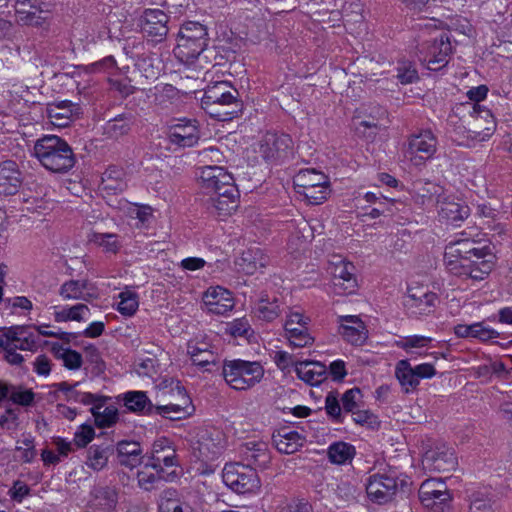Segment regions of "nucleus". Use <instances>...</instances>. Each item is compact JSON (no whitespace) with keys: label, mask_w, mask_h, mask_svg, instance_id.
<instances>
[{"label":"nucleus","mask_w":512,"mask_h":512,"mask_svg":"<svg viewBox=\"0 0 512 512\" xmlns=\"http://www.w3.org/2000/svg\"><path fill=\"white\" fill-rule=\"evenodd\" d=\"M199 129L195 122L187 121L170 128L169 140L180 147H192L199 141Z\"/></svg>","instance_id":"c85d7f7f"},{"label":"nucleus","mask_w":512,"mask_h":512,"mask_svg":"<svg viewBox=\"0 0 512 512\" xmlns=\"http://www.w3.org/2000/svg\"><path fill=\"white\" fill-rule=\"evenodd\" d=\"M432 341V338L422 335H411L402 338L401 340L397 341V346L403 350H405L407 353L412 354L418 349L426 348Z\"/></svg>","instance_id":"8fccbe9b"},{"label":"nucleus","mask_w":512,"mask_h":512,"mask_svg":"<svg viewBox=\"0 0 512 512\" xmlns=\"http://www.w3.org/2000/svg\"><path fill=\"white\" fill-rule=\"evenodd\" d=\"M0 348L4 353L5 360L11 365H21L24 361L23 356L17 353V350L13 349L7 339H0Z\"/></svg>","instance_id":"e2e57ef3"},{"label":"nucleus","mask_w":512,"mask_h":512,"mask_svg":"<svg viewBox=\"0 0 512 512\" xmlns=\"http://www.w3.org/2000/svg\"><path fill=\"white\" fill-rule=\"evenodd\" d=\"M237 96L238 92L228 82L219 81L207 86L201 105L208 114H215L218 113L214 109L215 104L222 102L233 105L234 100L238 99Z\"/></svg>","instance_id":"dca6fc26"},{"label":"nucleus","mask_w":512,"mask_h":512,"mask_svg":"<svg viewBox=\"0 0 512 512\" xmlns=\"http://www.w3.org/2000/svg\"><path fill=\"white\" fill-rule=\"evenodd\" d=\"M398 490L397 478L394 472H377L369 476L366 483L368 498L378 504L391 501Z\"/></svg>","instance_id":"9d476101"},{"label":"nucleus","mask_w":512,"mask_h":512,"mask_svg":"<svg viewBox=\"0 0 512 512\" xmlns=\"http://www.w3.org/2000/svg\"><path fill=\"white\" fill-rule=\"evenodd\" d=\"M141 454L139 443L133 441H122L117 446V457H126Z\"/></svg>","instance_id":"774afa93"},{"label":"nucleus","mask_w":512,"mask_h":512,"mask_svg":"<svg viewBox=\"0 0 512 512\" xmlns=\"http://www.w3.org/2000/svg\"><path fill=\"white\" fill-rule=\"evenodd\" d=\"M57 358L62 360L63 365L71 370H77L82 365V356L79 352L68 348H62L56 352Z\"/></svg>","instance_id":"6e6d98bb"},{"label":"nucleus","mask_w":512,"mask_h":512,"mask_svg":"<svg viewBox=\"0 0 512 512\" xmlns=\"http://www.w3.org/2000/svg\"><path fill=\"white\" fill-rule=\"evenodd\" d=\"M437 151V140L431 131L412 136L404 151V158L415 167L423 166Z\"/></svg>","instance_id":"6e6552de"},{"label":"nucleus","mask_w":512,"mask_h":512,"mask_svg":"<svg viewBox=\"0 0 512 512\" xmlns=\"http://www.w3.org/2000/svg\"><path fill=\"white\" fill-rule=\"evenodd\" d=\"M33 151L41 165L51 172L65 173L75 165L71 147L58 136H43L35 142Z\"/></svg>","instance_id":"f03ea898"},{"label":"nucleus","mask_w":512,"mask_h":512,"mask_svg":"<svg viewBox=\"0 0 512 512\" xmlns=\"http://www.w3.org/2000/svg\"><path fill=\"white\" fill-rule=\"evenodd\" d=\"M15 12L17 20L24 25L43 26L47 19L38 0H16Z\"/></svg>","instance_id":"5701e85b"},{"label":"nucleus","mask_w":512,"mask_h":512,"mask_svg":"<svg viewBox=\"0 0 512 512\" xmlns=\"http://www.w3.org/2000/svg\"><path fill=\"white\" fill-rule=\"evenodd\" d=\"M90 315V309L85 304L73 306H54L53 316L56 322L84 321Z\"/></svg>","instance_id":"4c0bfd02"},{"label":"nucleus","mask_w":512,"mask_h":512,"mask_svg":"<svg viewBox=\"0 0 512 512\" xmlns=\"http://www.w3.org/2000/svg\"><path fill=\"white\" fill-rule=\"evenodd\" d=\"M339 334L353 345H362L367 338V330L358 316H339Z\"/></svg>","instance_id":"b1692460"},{"label":"nucleus","mask_w":512,"mask_h":512,"mask_svg":"<svg viewBox=\"0 0 512 512\" xmlns=\"http://www.w3.org/2000/svg\"><path fill=\"white\" fill-rule=\"evenodd\" d=\"M198 181L202 189L209 194L236 187L232 174L218 165H206L199 168Z\"/></svg>","instance_id":"ddd939ff"},{"label":"nucleus","mask_w":512,"mask_h":512,"mask_svg":"<svg viewBox=\"0 0 512 512\" xmlns=\"http://www.w3.org/2000/svg\"><path fill=\"white\" fill-rule=\"evenodd\" d=\"M35 394L30 389H16L11 395L10 399L13 403L22 405V406H30L34 402Z\"/></svg>","instance_id":"69168bd1"},{"label":"nucleus","mask_w":512,"mask_h":512,"mask_svg":"<svg viewBox=\"0 0 512 512\" xmlns=\"http://www.w3.org/2000/svg\"><path fill=\"white\" fill-rule=\"evenodd\" d=\"M255 314L265 321H273L280 315V305L277 299L270 300L262 297L255 306Z\"/></svg>","instance_id":"c03bdc74"},{"label":"nucleus","mask_w":512,"mask_h":512,"mask_svg":"<svg viewBox=\"0 0 512 512\" xmlns=\"http://www.w3.org/2000/svg\"><path fill=\"white\" fill-rule=\"evenodd\" d=\"M89 243L101 248L105 253H117L121 247L117 235L113 233H99L92 231L88 235Z\"/></svg>","instance_id":"37998d69"},{"label":"nucleus","mask_w":512,"mask_h":512,"mask_svg":"<svg viewBox=\"0 0 512 512\" xmlns=\"http://www.w3.org/2000/svg\"><path fill=\"white\" fill-rule=\"evenodd\" d=\"M310 318L301 309L291 308L287 312L284 329L286 337L294 347H306L314 339L309 333Z\"/></svg>","instance_id":"9b49d317"},{"label":"nucleus","mask_w":512,"mask_h":512,"mask_svg":"<svg viewBox=\"0 0 512 512\" xmlns=\"http://www.w3.org/2000/svg\"><path fill=\"white\" fill-rule=\"evenodd\" d=\"M354 454V447L345 442L334 443L328 449L329 459L335 464H344L347 461H350Z\"/></svg>","instance_id":"a18cd8bd"},{"label":"nucleus","mask_w":512,"mask_h":512,"mask_svg":"<svg viewBox=\"0 0 512 512\" xmlns=\"http://www.w3.org/2000/svg\"><path fill=\"white\" fill-rule=\"evenodd\" d=\"M437 301L438 297L434 292L422 286H415L408 289L405 306L413 314L424 315L433 312Z\"/></svg>","instance_id":"f3484780"},{"label":"nucleus","mask_w":512,"mask_h":512,"mask_svg":"<svg viewBox=\"0 0 512 512\" xmlns=\"http://www.w3.org/2000/svg\"><path fill=\"white\" fill-rule=\"evenodd\" d=\"M397 79L401 84H411L418 79V73L412 62L403 60L398 62Z\"/></svg>","instance_id":"5fc2aeb1"},{"label":"nucleus","mask_w":512,"mask_h":512,"mask_svg":"<svg viewBox=\"0 0 512 512\" xmlns=\"http://www.w3.org/2000/svg\"><path fill=\"white\" fill-rule=\"evenodd\" d=\"M293 141L287 134L267 133L260 142L259 152L267 161H277L291 154Z\"/></svg>","instance_id":"4468645a"},{"label":"nucleus","mask_w":512,"mask_h":512,"mask_svg":"<svg viewBox=\"0 0 512 512\" xmlns=\"http://www.w3.org/2000/svg\"><path fill=\"white\" fill-rule=\"evenodd\" d=\"M163 394L168 395L172 401L156 407L159 415L171 420H180L190 414L191 399L178 381L171 380L170 389L164 390Z\"/></svg>","instance_id":"1a4fd4ad"},{"label":"nucleus","mask_w":512,"mask_h":512,"mask_svg":"<svg viewBox=\"0 0 512 512\" xmlns=\"http://www.w3.org/2000/svg\"><path fill=\"white\" fill-rule=\"evenodd\" d=\"M237 265L246 274H254L267 265V257L260 249H248L237 260Z\"/></svg>","instance_id":"58836bf2"},{"label":"nucleus","mask_w":512,"mask_h":512,"mask_svg":"<svg viewBox=\"0 0 512 512\" xmlns=\"http://www.w3.org/2000/svg\"><path fill=\"white\" fill-rule=\"evenodd\" d=\"M335 291L339 294H350L356 287L355 267L351 262L337 259L330 263Z\"/></svg>","instance_id":"a211bd4d"},{"label":"nucleus","mask_w":512,"mask_h":512,"mask_svg":"<svg viewBox=\"0 0 512 512\" xmlns=\"http://www.w3.org/2000/svg\"><path fill=\"white\" fill-rule=\"evenodd\" d=\"M311 504L304 500H293L285 505L278 506L275 512H311Z\"/></svg>","instance_id":"0e129e2a"},{"label":"nucleus","mask_w":512,"mask_h":512,"mask_svg":"<svg viewBox=\"0 0 512 512\" xmlns=\"http://www.w3.org/2000/svg\"><path fill=\"white\" fill-rule=\"evenodd\" d=\"M119 302L117 309L124 316H132L139 307V298L137 293L131 290L122 291L119 294Z\"/></svg>","instance_id":"49530a36"},{"label":"nucleus","mask_w":512,"mask_h":512,"mask_svg":"<svg viewBox=\"0 0 512 512\" xmlns=\"http://www.w3.org/2000/svg\"><path fill=\"white\" fill-rule=\"evenodd\" d=\"M207 29L199 22H186L178 32L175 55L184 62L197 58L206 48Z\"/></svg>","instance_id":"20e7f679"},{"label":"nucleus","mask_w":512,"mask_h":512,"mask_svg":"<svg viewBox=\"0 0 512 512\" xmlns=\"http://www.w3.org/2000/svg\"><path fill=\"white\" fill-rule=\"evenodd\" d=\"M0 339H7L8 343L13 347L15 350H31L34 346V341L29 340L26 337H21L17 332L15 331H8L3 337Z\"/></svg>","instance_id":"bf43d9fd"},{"label":"nucleus","mask_w":512,"mask_h":512,"mask_svg":"<svg viewBox=\"0 0 512 512\" xmlns=\"http://www.w3.org/2000/svg\"><path fill=\"white\" fill-rule=\"evenodd\" d=\"M361 399V391L358 388H352L346 391L342 396V406L346 412H354L358 408V402Z\"/></svg>","instance_id":"680f3d73"},{"label":"nucleus","mask_w":512,"mask_h":512,"mask_svg":"<svg viewBox=\"0 0 512 512\" xmlns=\"http://www.w3.org/2000/svg\"><path fill=\"white\" fill-rule=\"evenodd\" d=\"M59 295L63 300L89 301L96 296V293L87 280H69L60 286Z\"/></svg>","instance_id":"7c9ffc66"},{"label":"nucleus","mask_w":512,"mask_h":512,"mask_svg":"<svg viewBox=\"0 0 512 512\" xmlns=\"http://www.w3.org/2000/svg\"><path fill=\"white\" fill-rule=\"evenodd\" d=\"M454 333L459 338H475L481 341H488L499 336L496 330L485 326L483 322L470 325L458 324L454 327Z\"/></svg>","instance_id":"c9c22d12"},{"label":"nucleus","mask_w":512,"mask_h":512,"mask_svg":"<svg viewBox=\"0 0 512 512\" xmlns=\"http://www.w3.org/2000/svg\"><path fill=\"white\" fill-rule=\"evenodd\" d=\"M295 372L299 379L312 386L321 384L327 376L326 365L319 361H296Z\"/></svg>","instance_id":"bb28decb"},{"label":"nucleus","mask_w":512,"mask_h":512,"mask_svg":"<svg viewBox=\"0 0 512 512\" xmlns=\"http://www.w3.org/2000/svg\"><path fill=\"white\" fill-rule=\"evenodd\" d=\"M468 512H500V505L489 489L482 488L470 495Z\"/></svg>","instance_id":"72a5a7b5"},{"label":"nucleus","mask_w":512,"mask_h":512,"mask_svg":"<svg viewBox=\"0 0 512 512\" xmlns=\"http://www.w3.org/2000/svg\"><path fill=\"white\" fill-rule=\"evenodd\" d=\"M250 324L246 318L235 319L228 324V331L234 337H241L248 334Z\"/></svg>","instance_id":"338daca9"},{"label":"nucleus","mask_w":512,"mask_h":512,"mask_svg":"<svg viewBox=\"0 0 512 512\" xmlns=\"http://www.w3.org/2000/svg\"><path fill=\"white\" fill-rule=\"evenodd\" d=\"M218 113L209 114L211 117L219 120V121H228L233 119L240 112V103L238 99L234 100L232 104H224L220 102L219 104H215V108Z\"/></svg>","instance_id":"864d4df0"},{"label":"nucleus","mask_w":512,"mask_h":512,"mask_svg":"<svg viewBox=\"0 0 512 512\" xmlns=\"http://www.w3.org/2000/svg\"><path fill=\"white\" fill-rule=\"evenodd\" d=\"M422 462L425 468L438 472H450L457 466L454 450L444 444L427 449Z\"/></svg>","instance_id":"2eb2a0df"},{"label":"nucleus","mask_w":512,"mask_h":512,"mask_svg":"<svg viewBox=\"0 0 512 512\" xmlns=\"http://www.w3.org/2000/svg\"><path fill=\"white\" fill-rule=\"evenodd\" d=\"M395 377L402 391L406 394L415 391L419 385L415 370L407 359L400 360L396 363Z\"/></svg>","instance_id":"e433bc0d"},{"label":"nucleus","mask_w":512,"mask_h":512,"mask_svg":"<svg viewBox=\"0 0 512 512\" xmlns=\"http://www.w3.org/2000/svg\"><path fill=\"white\" fill-rule=\"evenodd\" d=\"M239 195L236 187L211 194V207L219 217H227L236 211L239 203Z\"/></svg>","instance_id":"c756f323"},{"label":"nucleus","mask_w":512,"mask_h":512,"mask_svg":"<svg viewBox=\"0 0 512 512\" xmlns=\"http://www.w3.org/2000/svg\"><path fill=\"white\" fill-rule=\"evenodd\" d=\"M151 454L153 468H161L162 465L170 467L176 463V452L167 438L161 437L155 440Z\"/></svg>","instance_id":"f704fd0d"},{"label":"nucleus","mask_w":512,"mask_h":512,"mask_svg":"<svg viewBox=\"0 0 512 512\" xmlns=\"http://www.w3.org/2000/svg\"><path fill=\"white\" fill-rule=\"evenodd\" d=\"M206 309L213 314L224 315L234 307L231 293L223 287H209L203 294Z\"/></svg>","instance_id":"6ab92c4d"},{"label":"nucleus","mask_w":512,"mask_h":512,"mask_svg":"<svg viewBox=\"0 0 512 512\" xmlns=\"http://www.w3.org/2000/svg\"><path fill=\"white\" fill-rule=\"evenodd\" d=\"M91 413L94 417L95 424L99 428H108L114 425L118 420V410L113 405H106V402L98 403L97 406L91 407Z\"/></svg>","instance_id":"a19ab883"},{"label":"nucleus","mask_w":512,"mask_h":512,"mask_svg":"<svg viewBox=\"0 0 512 512\" xmlns=\"http://www.w3.org/2000/svg\"><path fill=\"white\" fill-rule=\"evenodd\" d=\"M127 187V175L122 168L111 166L103 173L100 190L106 195L123 193Z\"/></svg>","instance_id":"cd10ccee"},{"label":"nucleus","mask_w":512,"mask_h":512,"mask_svg":"<svg viewBox=\"0 0 512 512\" xmlns=\"http://www.w3.org/2000/svg\"><path fill=\"white\" fill-rule=\"evenodd\" d=\"M494 247L481 245L473 240L459 239L445 247L444 264L454 276L473 281H483L497 265Z\"/></svg>","instance_id":"f257e3e1"},{"label":"nucleus","mask_w":512,"mask_h":512,"mask_svg":"<svg viewBox=\"0 0 512 512\" xmlns=\"http://www.w3.org/2000/svg\"><path fill=\"white\" fill-rule=\"evenodd\" d=\"M95 436V430L91 425L82 424L74 434L73 442L78 448L86 447Z\"/></svg>","instance_id":"4d7b16f0"},{"label":"nucleus","mask_w":512,"mask_h":512,"mask_svg":"<svg viewBox=\"0 0 512 512\" xmlns=\"http://www.w3.org/2000/svg\"><path fill=\"white\" fill-rule=\"evenodd\" d=\"M130 130V121L123 116L116 117L109 121L105 127V133L111 138H119L126 135Z\"/></svg>","instance_id":"603ef678"},{"label":"nucleus","mask_w":512,"mask_h":512,"mask_svg":"<svg viewBox=\"0 0 512 512\" xmlns=\"http://www.w3.org/2000/svg\"><path fill=\"white\" fill-rule=\"evenodd\" d=\"M159 512H193V509L178 497L176 491L166 490L159 501Z\"/></svg>","instance_id":"79ce46f5"},{"label":"nucleus","mask_w":512,"mask_h":512,"mask_svg":"<svg viewBox=\"0 0 512 512\" xmlns=\"http://www.w3.org/2000/svg\"><path fill=\"white\" fill-rule=\"evenodd\" d=\"M226 383L235 390H248L264 376V368L257 361L241 359L226 361L222 370Z\"/></svg>","instance_id":"7ed1b4c3"},{"label":"nucleus","mask_w":512,"mask_h":512,"mask_svg":"<svg viewBox=\"0 0 512 512\" xmlns=\"http://www.w3.org/2000/svg\"><path fill=\"white\" fill-rule=\"evenodd\" d=\"M297 193L312 205L322 204L330 195L329 178L315 169H304L294 177Z\"/></svg>","instance_id":"39448f33"},{"label":"nucleus","mask_w":512,"mask_h":512,"mask_svg":"<svg viewBox=\"0 0 512 512\" xmlns=\"http://www.w3.org/2000/svg\"><path fill=\"white\" fill-rule=\"evenodd\" d=\"M422 504L434 512H446L449 509L450 494L445 483L439 479L424 481L419 489Z\"/></svg>","instance_id":"f8f14e48"},{"label":"nucleus","mask_w":512,"mask_h":512,"mask_svg":"<svg viewBox=\"0 0 512 512\" xmlns=\"http://www.w3.org/2000/svg\"><path fill=\"white\" fill-rule=\"evenodd\" d=\"M108 461L107 447L93 445L88 450L87 465L94 470H101Z\"/></svg>","instance_id":"09e8293b"},{"label":"nucleus","mask_w":512,"mask_h":512,"mask_svg":"<svg viewBox=\"0 0 512 512\" xmlns=\"http://www.w3.org/2000/svg\"><path fill=\"white\" fill-rule=\"evenodd\" d=\"M303 438L296 431L278 433L273 437L276 449L283 454H293L303 445Z\"/></svg>","instance_id":"ea45409f"},{"label":"nucleus","mask_w":512,"mask_h":512,"mask_svg":"<svg viewBox=\"0 0 512 512\" xmlns=\"http://www.w3.org/2000/svg\"><path fill=\"white\" fill-rule=\"evenodd\" d=\"M118 502V494L112 487L98 486L91 493L89 504L91 508L99 512L113 511Z\"/></svg>","instance_id":"473e14b6"},{"label":"nucleus","mask_w":512,"mask_h":512,"mask_svg":"<svg viewBox=\"0 0 512 512\" xmlns=\"http://www.w3.org/2000/svg\"><path fill=\"white\" fill-rule=\"evenodd\" d=\"M452 47L448 37L441 35L427 47L425 55L421 60L426 63L430 70H439L448 63Z\"/></svg>","instance_id":"aec40b11"},{"label":"nucleus","mask_w":512,"mask_h":512,"mask_svg":"<svg viewBox=\"0 0 512 512\" xmlns=\"http://www.w3.org/2000/svg\"><path fill=\"white\" fill-rule=\"evenodd\" d=\"M168 17L160 9H147L140 18L141 31L152 38H163L167 32Z\"/></svg>","instance_id":"412c9836"},{"label":"nucleus","mask_w":512,"mask_h":512,"mask_svg":"<svg viewBox=\"0 0 512 512\" xmlns=\"http://www.w3.org/2000/svg\"><path fill=\"white\" fill-rule=\"evenodd\" d=\"M16 452L18 453V457L21 461L25 463L32 462L36 456L33 439L26 438L21 442H18V445L16 446Z\"/></svg>","instance_id":"052dcab7"},{"label":"nucleus","mask_w":512,"mask_h":512,"mask_svg":"<svg viewBox=\"0 0 512 512\" xmlns=\"http://www.w3.org/2000/svg\"><path fill=\"white\" fill-rule=\"evenodd\" d=\"M243 459L247 462V466L259 469L268 468L271 455L268 444L263 441H248L241 448Z\"/></svg>","instance_id":"4be33fe9"},{"label":"nucleus","mask_w":512,"mask_h":512,"mask_svg":"<svg viewBox=\"0 0 512 512\" xmlns=\"http://www.w3.org/2000/svg\"><path fill=\"white\" fill-rule=\"evenodd\" d=\"M191 447L195 457L203 462L216 459L224 449L222 433L214 428H198L194 431Z\"/></svg>","instance_id":"0eeeda50"},{"label":"nucleus","mask_w":512,"mask_h":512,"mask_svg":"<svg viewBox=\"0 0 512 512\" xmlns=\"http://www.w3.org/2000/svg\"><path fill=\"white\" fill-rule=\"evenodd\" d=\"M50 123L55 127H66L79 114V106L71 101L51 103L46 108Z\"/></svg>","instance_id":"393cba45"},{"label":"nucleus","mask_w":512,"mask_h":512,"mask_svg":"<svg viewBox=\"0 0 512 512\" xmlns=\"http://www.w3.org/2000/svg\"><path fill=\"white\" fill-rule=\"evenodd\" d=\"M158 469L159 468H153V464L151 467L145 466L142 468L137 474L139 486L147 491L155 488L156 484L161 479Z\"/></svg>","instance_id":"3c124183"},{"label":"nucleus","mask_w":512,"mask_h":512,"mask_svg":"<svg viewBox=\"0 0 512 512\" xmlns=\"http://www.w3.org/2000/svg\"><path fill=\"white\" fill-rule=\"evenodd\" d=\"M222 479L227 487L239 494L256 492L261 485L255 468L241 463L226 464Z\"/></svg>","instance_id":"423d86ee"},{"label":"nucleus","mask_w":512,"mask_h":512,"mask_svg":"<svg viewBox=\"0 0 512 512\" xmlns=\"http://www.w3.org/2000/svg\"><path fill=\"white\" fill-rule=\"evenodd\" d=\"M437 204L439 205V217L447 222L457 223L463 221L470 213V209L467 205L455 201V199L451 197L443 196L441 199L437 200Z\"/></svg>","instance_id":"2f4dec72"},{"label":"nucleus","mask_w":512,"mask_h":512,"mask_svg":"<svg viewBox=\"0 0 512 512\" xmlns=\"http://www.w3.org/2000/svg\"><path fill=\"white\" fill-rule=\"evenodd\" d=\"M124 404L128 410L142 412L150 406V400L143 391H130L124 395Z\"/></svg>","instance_id":"de8ad7c7"},{"label":"nucleus","mask_w":512,"mask_h":512,"mask_svg":"<svg viewBox=\"0 0 512 512\" xmlns=\"http://www.w3.org/2000/svg\"><path fill=\"white\" fill-rule=\"evenodd\" d=\"M22 184V175L16 162L6 160L0 163V194L14 195Z\"/></svg>","instance_id":"a878e982"},{"label":"nucleus","mask_w":512,"mask_h":512,"mask_svg":"<svg viewBox=\"0 0 512 512\" xmlns=\"http://www.w3.org/2000/svg\"><path fill=\"white\" fill-rule=\"evenodd\" d=\"M415 189L417 191V194L423 199L427 198L428 200H432L433 197L436 196V200H438L443 197L442 187L432 182H419L415 185Z\"/></svg>","instance_id":"13d9d810"}]
</instances>
